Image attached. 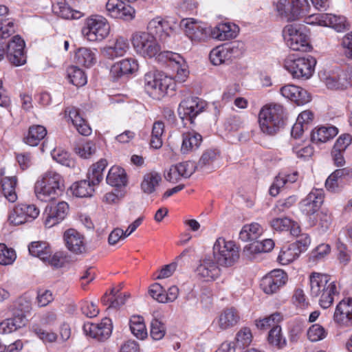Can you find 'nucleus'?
Wrapping results in <instances>:
<instances>
[{"mask_svg": "<svg viewBox=\"0 0 352 352\" xmlns=\"http://www.w3.org/2000/svg\"><path fill=\"white\" fill-rule=\"evenodd\" d=\"M132 45L135 52L144 57L156 58L159 62L166 63L176 72L175 78L184 82L188 77L189 72L186 62L177 53L170 51L160 52V46L155 36L148 32H140L133 34Z\"/></svg>", "mask_w": 352, "mask_h": 352, "instance_id": "f257e3e1", "label": "nucleus"}, {"mask_svg": "<svg viewBox=\"0 0 352 352\" xmlns=\"http://www.w3.org/2000/svg\"><path fill=\"white\" fill-rule=\"evenodd\" d=\"M286 110L283 105L270 103L263 106L258 113V124L261 131L268 135H274L285 125Z\"/></svg>", "mask_w": 352, "mask_h": 352, "instance_id": "f03ea898", "label": "nucleus"}, {"mask_svg": "<svg viewBox=\"0 0 352 352\" xmlns=\"http://www.w3.org/2000/svg\"><path fill=\"white\" fill-rule=\"evenodd\" d=\"M63 177L54 170H47L37 180L34 192L38 199L48 202L56 199L64 191Z\"/></svg>", "mask_w": 352, "mask_h": 352, "instance_id": "7ed1b4c3", "label": "nucleus"}, {"mask_svg": "<svg viewBox=\"0 0 352 352\" xmlns=\"http://www.w3.org/2000/svg\"><path fill=\"white\" fill-rule=\"evenodd\" d=\"M144 87L146 93L155 100H160L169 91L175 89V82L172 78L155 69H151L144 74Z\"/></svg>", "mask_w": 352, "mask_h": 352, "instance_id": "20e7f679", "label": "nucleus"}, {"mask_svg": "<svg viewBox=\"0 0 352 352\" xmlns=\"http://www.w3.org/2000/svg\"><path fill=\"white\" fill-rule=\"evenodd\" d=\"M287 46L294 51L309 52L311 50L307 27L301 24H289L283 30Z\"/></svg>", "mask_w": 352, "mask_h": 352, "instance_id": "39448f33", "label": "nucleus"}, {"mask_svg": "<svg viewBox=\"0 0 352 352\" xmlns=\"http://www.w3.org/2000/svg\"><path fill=\"white\" fill-rule=\"evenodd\" d=\"M316 60L311 56L295 58L288 56L284 62L285 68L294 78L307 80L314 74Z\"/></svg>", "mask_w": 352, "mask_h": 352, "instance_id": "423d86ee", "label": "nucleus"}, {"mask_svg": "<svg viewBox=\"0 0 352 352\" xmlns=\"http://www.w3.org/2000/svg\"><path fill=\"white\" fill-rule=\"evenodd\" d=\"M213 257L220 265L230 267L239 258V248L234 241L219 237L213 245Z\"/></svg>", "mask_w": 352, "mask_h": 352, "instance_id": "0eeeda50", "label": "nucleus"}, {"mask_svg": "<svg viewBox=\"0 0 352 352\" xmlns=\"http://www.w3.org/2000/svg\"><path fill=\"white\" fill-rule=\"evenodd\" d=\"M109 32V22L104 17L99 15L88 18L82 30L84 37L91 42L104 40L108 36Z\"/></svg>", "mask_w": 352, "mask_h": 352, "instance_id": "6e6552de", "label": "nucleus"}, {"mask_svg": "<svg viewBox=\"0 0 352 352\" xmlns=\"http://www.w3.org/2000/svg\"><path fill=\"white\" fill-rule=\"evenodd\" d=\"M324 198L323 190L314 188L300 203V209L307 217L310 226L313 227L317 224L315 214L318 212Z\"/></svg>", "mask_w": 352, "mask_h": 352, "instance_id": "1a4fd4ad", "label": "nucleus"}, {"mask_svg": "<svg viewBox=\"0 0 352 352\" xmlns=\"http://www.w3.org/2000/svg\"><path fill=\"white\" fill-rule=\"evenodd\" d=\"M311 243L307 234L299 236L298 239L281 249L278 256V262L282 265H287L297 259L302 252H305Z\"/></svg>", "mask_w": 352, "mask_h": 352, "instance_id": "9d476101", "label": "nucleus"}, {"mask_svg": "<svg viewBox=\"0 0 352 352\" xmlns=\"http://www.w3.org/2000/svg\"><path fill=\"white\" fill-rule=\"evenodd\" d=\"M241 54L239 43L236 41L214 48L210 53V60L214 65L230 62Z\"/></svg>", "mask_w": 352, "mask_h": 352, "instance_id": "9b49d317", "label": "nucleus"}, {"mask_svg": "<svg viewBox=\"0 0 352 352\" xmlns=\"http://www.w3.org/2000/svg\"><path fill=\"white\" fill-rule=\"evenodd\" d=\"M69 210V204L66 201L49 204L43 212V223L45 228H50L63 221Z\"/></svg>", "mask_w": 352, "mask_h": 352, "instance_id": "f8f14e48", "label": "nucleus"}, {"mask_svg": "<svg viewBox=\"0 0 352 352\" xmlns=\"http://www.w3.org/2000/svg\"><path fill=\"white\" fill-rule=\"evenodd\" d=\"M204 102L199 98H188L179 103L178 115L182 120H188L192 124L194 119L204 111Z\"/></svg>", "mask_w": 352, "mask_h": 352, "instance_id": "ddd939ff", "label": "nucleus"}, {"mask_svg": "<svg viewBox=\"0 0 352 352\" xmlns=\"http://www.w3.org/2000/svg\"><path fill=\"white\" fill-rule=\"evenodd\" d=\"M108 16L129 21L135 18V9L122 0H108L106 3Z\"/></svg>", "mask_w": 352, "mask_h": 352, "instance_id": "4468645a", "label": "nucleus"}, {"mask_svg": "<svg viewBox=\"0 0 352 352\" xmlns=\"http://www.w3.org/2000/svg\"><path fill=\"white\" fill-rule=\"evenodd\" d=\"M287 280V274L281 270H274L263 276L261 280V288L267 294L276 293Z\"/></svg>", "mask_w": 352, "mask_h": 352, "instance_id": "2eb2a0df", "label": "nucleus"}, {"mask_svg": "<svg viewBox=\"0 0 352 352\" xmlns=\"http://www.w3.org/2000/svg\"><path fill=\"white\" fill-rule=\"evenodd\" d=\"M83 331L86 335L98 341H104L109 338L112 332V323L109 318H103L100 323H85Z\"/></svg>", "mask_w": 352, "mask_h": 352, "instance_id": "dca6fc26", "label": "nucleus"}, {"mask_svg": "<svg viewBox=\"0 0 352 352\" xmlns=\"http://www.w3.org/2000/svg\"><path fill=\"white\" fill-rule=\"evenodd\" d=\"M333 321L341 328L352 327V298H344L336 305Z\"/></svg>", "mask_w": 352, "mask_h": 352, "instance_id": "f3484780", "label": "nucleus"}, {"mask_svg": "<svg viewBox=\"0 0 352 352\" xmlns=\"http://www.w3.org/2000/svg\"><path fill=\"white\" fill-rule=\"evenodd\" d=\"M219 263L214 258L207 256L199 261L196 268L197 276L205 281L216 280L221 274Z\"/></svg>", "mask_w": 352, "mask_h": 352, "instance_id": "a211bd4d", "label": "nucleus"}, {"mask_svg": "<svg viewBox=\"0 0 352 352\" xmlns=\"http://www.w3.org/2000/svg\"><path fill=\"white\" fill-rule=\"evenodd\" d=\"M138 60L133 58H127L115 63L110 69V78L113 81L129 76L138 70Z\"/></svg>", "mask_w": 352, "mask_h": 352, "instance_id": "6ab92c4d", "label": "nucleus"}, {"mask_svg": "<svg viewBox=\"0 0 352 352\" xmlns=\"http://www.w3.org/2000/svg\"><path fill=\"white\" fill-rule=\"evenodd\" d=\"M186 35L195 43L206 41L210 34V29L202 22L182 20Z\"/></svg>", "mask_w": 352, "mask_h": 352, "instance_id": "aec40b11", "label": "nucleus"}, {"mask_svg": "<svg viewBox=\"0 0 352 352\" xmlns=\"http://www.w3.org/2000/svg\"><path fill=\"white\" fill-rule=\"evenodd\" d=\"M63 238L67 248L73 254H81L86 252L84 236L76 230H67L64 232Z\"/></svg>", "mask_w": 352, "mask_h": 352, "instance_id": "412c9836", "label": "nucleus"}, {"mask_svg": "<svg viewBox=\"0 0 352 352\" xmlns=\"http://www.w3.org/2000/svg\"><path fill=\"white\" fill-rule=\"evenodd\" d=\"M280 92L283 97L298 105H304L311 100V96L307 90L294 85L282 87Z\"/></svg>", "mask_w": 352, "mask_h": 352, "instance_id": "4be33fe9", "label": "nucleus"}, {"mask_svg": "<svg viewBox=\"0 0 352 352\" xmlns=\"http://www.w3.org/2000/svg\"><path fill=\"white\" fill-rule=\"evenodd\" d=\"M148 29L163 41H166L175 32V27L168 21L160 18L151 21L148 23Z\"/></svg>", "mask_w": 352, "mask_h": 352, "instance_id": "5701e85b", "label": "nucleus"}, {"mask_svg": "<svg viewBox=\"0 0 352 352\" xmlns=\"http://www.w3.org/2000/svg\"><path fill=\"white\" fill-rule=\"evenodd\" d=\"M331 277L326 274L312 272L309 276L310 294L312 297L318 296L322 292H326L331 283Z\"/></svg>", "mask_w": 352, "mask_h": 352, "instance_id": "b1692460", "label": "nucleus"}, {"mask_svg": "<svg viewBox=\"0 0 352 352\" xmlns=\"http://www.w3.org/2000/svg\"><path fill=\"white\" fill-rule=\"evenodd\" d=\"M65 113L68 116L72 124L78 132L85 136L89 135L91 133V129L87 121L80 115L79 110L74 107H67Z\"/></svg>", "mask_w": 352, "mask_h": 352, "instance_id": "393cba45", "label": "nucleus"}, {"mask_svg": "<svg viewBox=\"0 0 352 352\" xmlns=\"http://www.w3.org/2000/svg\"><path fill=\"white\" fill-rule=\"evenodd\" d=\"M277 16L281 20L286 22H291L297 20V15L295 14L292 0H277L274 3Z\"/></svg>", "mask_w": 352, "mask_h": 352, "instance_id": "a878e982", "label": "nucleus"}, {"mask_svg": "<svg viewBox=\"0 0 352 352\" xmlns=\"http://www.w3.org/2000/svg\"><path fill=\"white\" fill-rule=\"evenodd\" d=\"M320 21L324 26H329L337 32H343L349 28L346 19L343 16H337L332 14H322L320 15Z\"/></svg>", "mask_w": 352, "mask_h": 352, "instance_id": "bb28decb", "label": "nucleus"}, {"mask_svg": "<svg viewBox=\"0 0 352 352\" xmlns=\"http://www.w3.org/2000/svg\"><path fill=\"white\" fill-rule=\"evenodd\" d=\"M338 133V129L334 126H322L314 129L311 133L313 143H324L333 139Z\"/></svg>", "mask_w": 352, "mask_h": 352, "instance_id": "cd10ccee", "label": "nucleus"}, {"mask_svg": "<svg viewBox=\"0 0 352 352\" xmlns=\"http://www.w3.org/2000/svg\"><path fill=\"white\" fill-rule=\"evenodd\" d=\"M202 136L192 131L182 134V144L181 152L183 154H187L190 152L197 150L201 145Z\"/></svg>", "mask_w": 352, "mask_h": 352, "instance_id": "c85d7f7f", "label": "nucleus"}, {"mask_svg": "<svg viewBox=\"0 0 352 352\" xmlns=\"http://www.w3.org/2000/svg\"><path fill=\"white\" fill-rule=\"evenodd\" d=\"M237 26L231 25L230 23H220L210 29V34L212 38L219 41H225L235 38L237 35Z\"/></svg>", "mask_w": 352, "mask_h": 352, "instance_id": "c756f323", "label": "nucleus"}, {"mask_svg": "<svg viewBox=\"0 0 352 352\" xmlns=\"http://www.w3.org/2000/svg\"><path fill=\"white\" fill-rule=\"evenodd\" d=\"M340 287L337 282L331 281L329 283V287H327L326 292L318 295V302L320 306L323 309L330 307L336 296L340 294Z\"/></svg>", "mask_w": 352, "mask_h": 352, "instance_id": "7c9ffc66", "label": "nucleus"}, {"mask_svg": "<svg viewBox=\"0 0 352 352\" xmlns=\"http://www.w3.org/2000/svg\"><path fill=\"white\" fill-rule=\"evenodd\" d=\"M17 179L16 177H3L1 174V186L3 196L6 198L10 202L14 203L17 199V195L16 193V186Z\"/></svg>", "mask_w": 352, "mask_h": 352, "instance_id": "2f4dec72", "label": "nucleus"}, {"mask_svg": "<svg viewBox=\"0 0 352 352\" xmlns=\"http://www.w3.org/2000/svg\"><path fill=\"white\" fill-rule=\"evenodd\" d=\"M52 10L57 16L65 19H75L80 16V12L73 10L65 0H58L52 4Z\"/></svg>", "mask_w": 352, "mask_h": 352, "instance_id": "473e14b6", "label": "nucleus"}, {"mask_svg": "<svg viewBox=\"0 0 352 352\" xmlns=\"http://www.w3.org/2000/svg\"><path fill=\"white\" fill-rule=\"evenodd\" d=\"M47 130L42 125H32L30 126L27 135L23 138V142L31 146H37L46 136Z\"/></svg>", "mask_w": 352, "mask_h": 352, "instance_id": "72a5a7b5", "label": "nucleus"}, {"mask_svg": "<svg viewBox=\"0 0 352 352\" xmlns=\"http://www.w3.org/2000/svg\"><path fill=\"white\" fill-rule=\"evenodd\" d=\"M106 181L112 186H125L127 184V177L124 169L119 166L111 167L107 175Z\"/></svg>", "mask_w": 352, "mask_h": 352, "instance_id": "f704fd0d", "label": "nucleus"}, {"mask_svg": "<svg viewBox=\"0 0 352 352\" xmlns=\"http://www.w3.org/2000/svg\"><path fill=\"white\" fill-rule=\"evenodd\" d=\"M239 319V313L234 308L226 309L219 316V327L222 330L228 329L236 325Z\"/></svg>", "mask_w": 352, "mask_h": 352, "instance_id": "c9c22d12", "label": "nucleus"}, {"mask_svg": "<svg viewBox=\"0 0 352 352\" xmlns=\"http://www.w3.org/2000/svg\"><path fill=\"white\" fill-rule=\"evenodd\" d=\"M89 179L74 182L71 186L72 194L77 197H91L96 184H93Z\"/></svg>", "mask_w": 352, "mask_h": 352, "instance_id": "e433bc0d", "label": "nucleus"}, {"mask_svg": "<svg viewBox=\"0 0 352 352\" xmlns=\"http://www.w3.org/2000/svg\"><path fill=\"white\" fill-rule=\"evenodd\" d=\"M129 49V43L123 37H119L116 40L112 46L106 47L104 49L105 56L111 59L123 56Z\"/></svg>", "mask_w": 352, "mask_h": 352, "instance_id": "4c0bfd02", "label": "nucleus"}, {"mask_svg": "<svg viewBox=\"0 0 352 352\" xmlns=\"http://www.w3.org/2000/svg\"><path fill=\"white\" fill-rule=\"evenodd\" d=\"M77 64L89 68L96 63V55L91 49L80 47L75 52Z\"/></svg>", "mask_w": 352, "mask_h": 352, "instance_id": "58836bf2", "label": "nucleus"}, {"mask_svg": "<svg viewBox=\"0 0 352 352\" xmlns=\"http://www.w3.org/2000/svg\"><path fill=\"white\" fill-rule=\"evenodd\" d=\"M26 319L23 316L8 318L0 323V333L6 334L25 326Z\"/></svg>", "mask_w": 352, "mask_h": 352, "instance_id": "ea45409f", "label": "nucleus"}, {"mask_svg": "<svg viewBox=\"0 0 352 352\" xmlns=\"http://www.w3.org/2000/svg\"><path fill=\"white\" fill-rule=\"evenodd\" d=\"M28 250L31 255L45 261L50 257V254H52L50 247L43 241L32 242L28 246Z\"/></svg>", "mask_w": 352, "mask_h": 352, "instance_id": "a19ab883", "label": "nucleus"}, {"mask_svg": "<svg viewBox=\"0 0 352 352\" xmlns=\"http://www.w3.org/2000/svg\"><path fill=\"white\" fill-rule=\"evenodd\" d=\"M107 166V161L105 159H100L89 168L87 179H90L93 184L98 185L103 179V171Z\"/></svg>", "mask_w": 352, "mask_h": 352, "instance_id": "79ce46f5", "label": "nucleus"}, {"mask_svg": "<svg viewBox=\"0 0 352 352\" xmlns=\"http://www.w3.org/2000/svg\"><path fill=\"white\" fill-rule=\"evenodd\" d=\"M262 228L258 223L245 225L239 233V238L243 241H256L262 234Z\"/></svg>", "mask_w": 352, "mask_h": 352, "instance_id": "37998d69", "label": "nucleus"}, {"mask_svg": "<svg viewBox=\"0 0 352 352\" xmlns=\"http://www.w3.org/2000/svg\"><path fill=\"white\" fill-rule=\"evenodd\" d=\"M131 333L138 339L143 340L147 337V331L144 319L140 316H133L129 321Z\"/></svg>", "mask_w": 352, "mask_h": 352, "instance_id": "c03bdc74", "label": "nucleus"}, {"mask_svg": "<svg viewBox=\"0 0 352 352\" xmlns=\"http://www.w3.org/2000/svg\"><path fill=\"white\" fill-rule=\"evenodd\" d=\"M162 180L161 175L156 172L146 174L141 183V188L144 193L151 194Z\"/></svg>", "mask_w": 352, "mask_h": 352, "instance_id": "a18cd8bd", "label": "nucleus"}, {"mask_svg": "<svg viewBox=\"0 0 352 352\" xmlns=\"http://www.w3.org/2000/svg\"><path fill=\"white\" fill-rule=\"evenodd\" d=\"M67 74L69 82L76 87H82L87 83V76L84 71L77 66L69 67Z\"/></svg>", "mask_w": 352, "mask_h": 352, "instance_id": "49530a36", "label": "nucleus"}, {"mask_svg": "<svg viewBox=\"0 0 352 352\" xmlns=\"http://www.w3.org/2000/svg\"><path fill=\"white\" fill-rule=\"evenodd\" d=\"M51 155L54 160L63 166L73 168L76 165L75 160L64 150L55 148L52 151Z\"/></svg>", "mask_w": 352, "mask_h": 352, "instance_id": "de8ad7c7", "label": "nucleus"}, {"mask_svg": "<svg viewBox=\"0 0 352 352\" xmlns=\"http://www.w3.org/2000/svg\"><path fill=\"white\" fill-rule=\"evenodd\" d=\"M25 41L19 36H14L7 45L6 56L8 59H14V53H25Z\"/></svg>", "mask_w": 352, "mask_h": 352, "instance_id": "09e8293b", "label": "nucleus"}, {"mask_svg": "<svg viewBox=\"0 0 352 352\" xmlns=\"http://www.w3.org/2000/svg\"><path fill=\"white\" fill-rule=\"evenodd\" d=\"M164 131V124L162 121H156L153 123L150 145L155 149L162 147L163 142L162 136Z\"/></svg>", "mask_w": 352, "mask_h": 352, "instance_id": "8fccbe9b", "label": "nucleus"}, {"mask_svg": "<svg viewBox=\"0 0 352 352\" xmlns=\"http://www.w3.org/2000/svg\"><path fill=\"white\" fill-rule=\"evenodd\" d=\"M267 340L271 345L279 349H283L287 344L286 339L283 336L281 327L279 325L271 329L268 333Z\"/></svg>", "mask_w": 352, "mask_h": 352, "instance_id": "3c124183", "label": "nucleus"}, {"mask_svg": "<svg viewBox=\"0 0 352 352\" xmlns=\"http://www.w3.org/2000/svg\"><path fill=\"white\" fill-rule=\"evenodd\" d=\"M297 199L296 196H289L285 199H280L278 201L270 212V214L279 215L284 213L290 208L296 201Z\"/></svg>", "mask_w": 352, "mask_h": 352, "instance_id": "603ef678", "label": "nucleus"}, {"mask_svg": "<svg viewBox=\"0 0 352 352\" xmlns=\"http://www.w3.org/2000/svg\"><path fill=\"white\" fill-rule=\"evenodd\" d=\"M282 316L279 313H274L270 316L264 318L261 320L256 321V325L258 329L261 330H265L268 328H273L274 327L278 325V323L281 321Z\"/></svg>", "mask_w": 352, "mask_h": 352, "instance_id": "864d4df0", "label": "nucleus"}, {"mask_svg": "<svg viewBox=\"0 0 352 352\" xmlns=\"http://www.w3.org/2000/svg\"><path fill=\"white\" fill-rule=\"evenodd\" d=\"M236 347L245 348L248 346L252 340V334L248 327H243L236 335Z\"/></svg>", "mask_w": 352, "mask_h": 352, "instance_id": "5fc2aeb1", "label": "nucleus"}, {"mask_svg": "<svg viewBox=\"0 0 352 352\" xmlns=\"http://www.w3.org/2000/svg\"><path fill=\"white\" fill-rule=\"evenodd\" d=\"M307 335L311 342H318L327 337V331L322 325L314 324L307 330Z\"/></svg>", "mask_w": 352, "mask_h": 352, "instance_id": "6e6d98bb", "label": "nucleus"}, {"mask_svg": "<svg viewBox=\"0 0 352 352\" xmlns=\"http://www.w3.org/2000/svg\"><path fill=\"white\" fill-rule=\"evenodd\" d=\"M315 218L317 219L318 228L322 232H326L331 224V214L328 210H321L315 214Z\"/></svg>", "mask_w": 352, "mask_h": 352, "instance_id": "4d7b16f0", "label": "nucleus"}, {"mask_svg": "<svg viewBox=\"0 0 352 352\" xmlns=\"http://www.w3.org/2000/svg\"><path fill=\"white\" fill-rule=\"evenodd\" d=\"M8 221L13 226H19L28 222L24 214V210H22L20 204L15 206L10 212Z\"/></svg>", "mask_w": 352, "mask_h": 352, "instance_id": "13d9d810", "label": "nucleus"}, {"mask_svg": "<svg viewBox=\"0 0 352 352\" xmlns=\"http://www.w3.org/2000/svg\"><path fill=\"white\" fill-rule=\"evenodd\" d=\"M166 333V327L158 319H153L151 322L150 336L155 340L162 339Z\"/></svg>", "mask_w": 352, "mask_h": 352, "instance_id": "bf43d9fd", "label": "nucleus"}, {"mask_svg": "<svg viewBox=\"0 0 352 352\" xmlns=\"http://www.w3.org/2000/svg\"><path fill=\"white\" fill-rule=\"evenodd\" d=\"M16 253L12 248H8L5 244L0 243V264L8 265L16 259Z\"/></svg>", "mask_w": 352, "mask_h": 352, "instance_id": "052dcab7", "label": "nucleus"}, {"mask_svg": "<svg viewBox=\"0 0 352 352\" xmlns=\"http://www.w3.org/2000/svg\"><path fill=\"white\" fill-rule=\"evenodd\" d=\"M295 14L297 15V20L309 14L311 6L307 0H292Z\"/></svg>", "mask_w": 352, "mask_h": 352, "instance_id": "680f3d73", "label": "nucleus"}, {"mask_svg": "<svg viewBox=\"0 0 352 352\" xmlns=\"http://www.w3.org/2000/svg\"><path fill=\"white\" fill-rule=\"evenodd\" d=\"M96 146L91 142H87L75 146L74 151L82 158H89L96 152Z\"/></svg>", "mask_w": 352, "mask_h": 352, "instance_id": "e2e57ef3", "label": "nucleus"}, {"mask_svg": "<svg viewBox=\"0 0 352 352\" xmlns=\"http://www.w3.org/2000/svg\"><path fill=\"white\" fill-rule=\"evenodd\" d=\"M270 225L276 231H288L292 225V220L287 217H274L270 220Z\"/></svg>", "mask_w": 352, "mask_h": 352, "instance_id": "0e129e2a", "label": "nucleus"}, {"mask_svg": "<svg viewBox=\"0 0 352 352\" xmlns=\"http://www.w3.org/2000/svg\"><path fill=\"white\" fill-rule=\"evenodd\" d=\"M219 152L216 149H208L201 156L197 166L202 168L211 165L216 160Z\"/></svg>", "mask_w": 352, "mask_h": 352, "instance_id": "69168bd1", "label": "nucleus"}, {"mask_svg": "<svg viewBox=\"0 0 352 352\" xmlns=\"http://www.w3.org/2000/svg\"><path fill=\"white\" fill-rule=\"evenodd\" d=\"M325 188L331 192H338L342 188V182L333 171L325 181Z\"/></svg>", "mask_w": 352, "mask_h": 352, "instance_id": "338daca9", "label": "nucleus"}, {"mask_svg": "<svg viewBox=\"0 0 352 352\" xmlns=\"http://www.w3.org/2000/svg\"><path fill=\"white\" fill-rule=\"evenodd\" d=\"M176 165L184 178L190 177L195 173L196 168H199L194 162L191 161L180 162Z\"/></svg>", "mask_w": 352, "mask_h": 352, "instance_id": "774afa93", "label": "nucleus"}]
</instances>
